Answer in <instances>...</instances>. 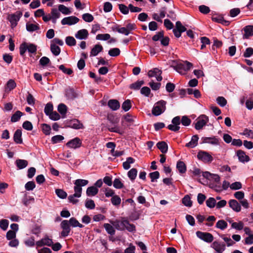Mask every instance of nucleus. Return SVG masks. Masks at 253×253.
<instances>
[{
	"label": "nucleus",
	"mask_w": 253,
	"mask_h": 253,
	"mask_svg": "<svg viewBox=\"0 0 253 253\" xmlns=\"http://www.w3.org/2000/svg\"><path fill=\"white\" fill-rule=\"evenodd\" d=\"M192 66L193 64L187 61H185L184 63L176 62L175 65L171 66L180 74H184L185 72L189 70Z\"/></svg>",
	"instance_id": "nucleus-1"
},
{
	"label": "nucleus",
	"mask_w": 253,
	"mask_h": 253,
	"mask_svg": "<svg viewBox=\"0 0 253 253\" xmlns=\"http://www.w3.org/2000/svg\"><path fill=\"white\" fill-rule=\"evenodd\" d=\"M166 104L167 102L163 100L157 102L152 109V114L155 116H158L162 114L166 109Z\"/></svg>",
	"instance_id": "nucleus-2"
},
{
	"label": "nucleus",
	"mask_w": 253,
	"mask_h": 253,
	"mask_svg": "<svg viewBox=\"0 0 253 253\" xmlns=\"http://www.w3.org/2000/svg\"><path fill=\"white\" fill-rule=\"evenodd\" d=\"M22 14V12L20 11H17L14 13L8 14L6 19L10 23L12 28H15L17 25L18 22L20 20Z\"/></svg>",
	"instance_id": "nucleus-3"
},
{
	"label": "nucleus",
	"mask_w": 253,
	"mask_h": 253,
	"mask_svg": "<svg viewBox=\"0 0 253 253\" xmlns=\"http://www.w3.org/2000/svg\"><path fill=\"white\" fill-rule=\"evenodd\" d=\"M196 234L198 238L208 243H211L214 239L213 235L209 232L198 231L196 232Z\"/></svg>",
	"instance_id": "nucleus-4"
},
{
	"label": "nucleus",
	"mask_w": 253,
	"mask_h": 253,
	"mask_svg": "<svg viewBox=\"0 0 253 253\" xmlns=\"http://www.w3.org/2000/svg\"><path fill=\"white\" fill-rule=\"evenodd\" d=\"M197 158L205 163H211L213 160L212 157L209 153L203 151L198 152Z\"/></svg>",
	"instance_id": "nucleus-5"
},
{
	"label": "nucleus",
	"mask_w": 253,
	"mask_h": 253,
	"mask_svg": "<svg viewBox=\"0 0 253 253\" xmlns=\"http://www.w3.org/2000/svg\"><path fill=\"white\" fill-rule=\"evenodd\" d=\"M60 225L61 227L63 229L62 231L61 232V236L62 237H66L68 236L71 231V225H70L68 220H63L61 222Z\"/></svg>",
	"instance_id": "nucleus-6"
},
{
	"label": "nucleus",
	"mask_w": 253,
	"mask_h": 253,
	"mask_svg": "<svg viewBox=\"0 0 253 253\" xmlns=\"http://www.w3.org/2000/svg\"><path fill=\"white\" fill-rule=\"evenodd\" d=\"M199 120H197V123L195 124V128L197 130H200L205 126L209 121V118L205 115H202L199 117Z\"/></svg>",
	"instance_id": "nucleus-7"
},
{
	"label": "nucleus",
	"mask_w": 253,
	"mask_h": 253,
	"mask_svg": "<svg viewBox=\"0 0 253 253\" xmlns=\"http://www.w3.org/2000/svg\"><path fill=\"white\" fill-rule=\"evenodd\" d=\"M82 144V140L80 138L77 137L69 141L66 145L70 148L77 149L80 148Z\"/></svg>",
	"instance_id": "nucleus-8"
},
{
	"label": "nucleus",
	"mask_w": 253,
	"mask_h": 253,
	"mask_svg": "<svg viewBox=\"0 0 253 253\" xmlns=\"http://www.w3.org/2000/svg\"><path fill=\"white\" fill-rule=\"evenodd\" d=\"M79 20L80 19L78 17L75 16H71L64 18L61 20V23L63 25H72L77 23Z\"/></svg>",
	"instance_id": "nucleus-9"
},
{
	"label": "nucleus",
	"mask_w": 253,
	"mask_h": 253,
	"mask_svg": "<svg viewBox=\"0 0 253 253\" xmlns=\"http://www.w3.org/2000/svg\"><path fill=\"white\" fill-rule=\"evenodd\" d=\"M162 73V71L161 70L157 68H155L149 71L148 73V76L149 77H156L157 80L158 82H160L163 79V78L161 76Z\"/></svg>",
	"instance_id": "nucleus-10"
},
{
	"label": "nucleus",
	"mask_w": 253,
	"mask_h": 253,
	"mask_svg": "<svg viewBox=\"0 0 253 253\" xmlns=\"http://www.w3.org/2000/svg\"><path fill=\"white\" fill-rule=\"evenodd\" d=\"M211 247L217 253H222L225 250V244L224 243H220L218 241H214Z\"/></svg>",
	"instance_id": "nucleus-11"
},
{
	"label": "nucleus",
	"mask_w": 253,
	"mask_h": 253,
	"mask_svg": "<svg viewBox=\"0 0 253 253\" xmlns=\"http://www.w3.org/2000/svg\"><path fill=\"white\" fill-rule=\"evenodd\" d=\"M65 95L68 100H74L78 97V94L73 88L69 87L65 90Z\"/></svg>",
	"instance_id": "nucleus-12"
},
{
	"label": "nucleus",
	"mask_w": 253,
	"mask_h": 253,
	"mask_svg": "<svg viewBox=\"0 0 253 253\" xmlns=\"http://www.w3.org/2000/svg\"><path fill=\"white\" fill-rule=\"evenodd\" d=\"M68 126L79 129L84 127L83 125L77 119H73L67 122Z\"/></svg>",
	"instance_id": "nucleus-13"
},
{
	"label": "nucleus",
	"mask_w": 253,
	"mask_h": 253,
	"mask_svg": "<svg viewBox=\"0 0 253 253\" xmlns=\"http://www.w3.org/2000/svg\"><path fill=\"white\" fill-rule=\"evenodd\" d=\"M240 162L242 163L248 162L250 160V157L246 155V153L241 150H239L236 152Z\"/></svg>",
	"instance_id": "nucleus-14"
},
{
	"label": "nucleus",
	"mask_w": 253,
	"mask_h": 253,
	"mask_svg": "<svg viewBox=\"0 0 253 253\" xmlns=\"http://www.w3.org/2000/svg\"><path fill=\"white\" fill-rule=\"evenodd\" d=\"M201 143H210L213 145H217L219 143L218 139L215 136L212 137H203L201 138Z\"/></svg>",
	"instance_id": "nucleus-15"
},
{
	"label": "nucleus",
	"mask_w": 253,
	"mask_h": 253,
	"mask_svg": "<svg viewBox=\"0 0 253 253\" xmlns=\"http://www.w3.org/2000/svg\"><path fill=\"white\" fill-rule=\"evenodd\" d=\"M229 206L234 211L236 212H239L241 210V207L240 204L234 199L230 200L229 202Z\"/></svg>",
	"instance_id": "nucleus-16"
},
{
	"label": "nucleus",
	"mask_w": 253,
	"mask_h": 253,
	"mask_svg": "<svg viewBox=\"0 0 253 253\" xmlns=\"http://www.w3.org/2000/svg\"><path fill=\"white\" fill-rule=\"evenodd\" d=\"M211 19L213 21L216 22L218 23H221L225 26L229 25L230 22L224 19V18L221 15L217 14H214L211 17Z\"/></svg>",
	"instance_id": "nucleus-17"
},
{
	"label": "nucleus",
	"mask_w": 253,
	"mask_h": 253,
	"mask_svg": "<svg viewBox=\"0 0 253 253\" xmlns=\"http://www.w3.org/2000/svg\"><path fill=\"white\" fill-rule=\"evenodd\" d=\"M245 34L243 35V39H249L253 36V26L248 25L243 28Z\"/></svg>",
	"instance_id": "nucleus-18"
},
{
	"label": "nucleus",
	"mask_w": 253,
	"mask_h": 253,
	"mask_svg": "<svg viewBox=\"0 0 253 253\" xmlns=\"http://www.w3.org/2000/svg\"><path fill=\"white\" fill-rule=\"evenodd\" d=\"M125 217H122L121 220H116L114 222L113 225L118 230L124 231L125 230L124 226L125 222Z\"/></svg>",
	"instance_id": "nucleus-19"
},
{
	"label": "nucleus",
	"mask_w": 253,
	"mask_h": 253,
	"mask_svg": "<svg viewBox=\"0 0 253 253\" xmlns=\"http://www.w3.org/2000/svg\"><path fill=\"white\" fill-rule=\"evenodd\" d=\"M108 106L111 110L116 111L120 108V104L116 99H110L108 102Z\"/></svg>",
	"instance_id": "nucleus-20"
},
{
	"label": "nucleus",
	"mask_w": 253,
	"mask_h": 253,
	"mask_svg": "<svg viewBox=\"0 0 253 253\" xmlns=\"http://www.w3.org/2000/svg\"><path fill=\"white\" fill-rule=\"evenodd\" d=\"M13 140L17 144L23 143L21 129H18L15 131L13 135Z\"/></svg>",
	"instance_id": "nucleus-21"
},
{
	"label": "nucleus",
	"mask_w": 253,
	"mask_h": 253,
	"mask_svg": "<svg viewBox=\"0 0 253 253\" xmlns=\"http://www.w3.org/2000/svg\"><path fill=\"white\" fill-rule=\"evenodd\" d=\"M88 36V32L86 29L80 30L75 34V37L80 40H85Z\"/></svg>",
	"instance_id": "nucleus-22"
},
{
	"label": "nucleus",
	"mask_w": 253,
	"mask_h": 253,
	"mask_svg": "<svg viewBox=\"0 0 253 253\" xmlns=\"http://www.w3.org/2000/svg\"><path fill=\"white\" fill-rule=\"evenodd\" d=\"M198 139L199 136L197 134L193 135L191 138V141L186 143L185 146L188 148H194L198 144Z\"/></svg>",
	"instance_id": "nucleus-23"
},
{
	"label": "nucleus",
	"mask_w": 253,
	"mask_h": 253,
	"mask_svg": "<svg viewBox=\"0 0 253 253\" xmlns=\"http://www.w3.org/2000/svg\"><path fill=\"white\" fill-rule=\"evenodd\" d=\"M103 49V48L101 44H95L91 50L90 56H96L99 52H101Z\"/></svg>",
	"instance_id": "nucleus-24"
},
{
	"label": "nucleus",
	"mask_w": 253,
	"mask_h": 253,
	"mask_svg": "<svg viewBox=\"0 0 253 253\" xmlns=\"http://www.w3.org/2000/svg\"><path fill=\"white\" fill-rule=\"evenodd\" d=\"M157 148L163 153H166L168 150V146L165 141H160L157 143Z\"/></svg>",
	"instance_id": "nucleus-25"
},
{
	"label": "nucleus",
	"mask_w": 253,
	"mask_h": 253,
	"mask_svg": "<svg viewBox=\"0 0 253 253\" xmlns=\"http://www.w3.org/2000/svg\"><path fill=\"white\" fill-rule=\"evenodd\" d=\"M113 31H117L119 33L124 34L126 36H127L130 34V32L127 30L126 27L120 28L119 26H115L112 27Z\"/></svg>",
	"instance_id": "nucleus-26"
},
{
	"label": "nucleus",
	"mask_w": 253,
	"mask_h": 253,
	"mask_svg": "<svg viewBox=\"0 0 253 253\" xmlns=\"http://www.w3.org/2000/svg\"><path fill=\"white\" fill-rule=\"evenodd\" d=\"M98 192V189L94 186L88 187L86 191V195L89 197L94 196Z\"/></svg>",
	"instance_id": "nucleus-27"
},
{
	"label": "nucleus",
	"mask_w": 253,
	"mask_h": 253,
	"mask_svg": "<svg viewBox=\"0 0 253 253\" xmlns=\"http://www.w3.org/2000/svg\"><path fill=\"white\" fill-rule=\"evenodd\" d=\"M176 168L180 173H184L186 171V166L182 161H178L177 162Z\"/></svg>",
	"instance_id": "nucleus-28"
},
{
	"label": "nucleus",
	"mask_w": 253,
	"mask_h": 253,
	"mask_svg": "<svg viewBox=\"0 0 253 253\" xmlns=\"http://www.w3.org/2000/svg\"><path fill=\"white\" fill-rule=\"evenodd\" d=\"M15 164L17 168L21 169L26 168L28 165V162L25 160L17 159L15 162Z\"/></svg>",
	"instance_id": "nucleus-29"
},
{
	"label": "nucleus",
	"mask_w": 253,
	"mask_h": 253,
	"mask_svg": "<svg viewBox=\"0 0 253 253\" xmlns=\"http://www.w3.org/2000/svg\"><path fill=\"white\" fill-rule=\"evenodd\" d=\"M125 230L126 229L130 232H135L136 231L135 226L133 224L130 223L128 220L126 218L125 219Z\"/></svg>",
	"instance_id": "nucleus-30"
},
{
	"label": "nucleus",
	"mask_w": 253,
	"mask_h": 253,
	"mask_svg": "<svg viewBox=\"0 0 253 253\" xmlns=\"http://www.w3.org/2000/svg\"><path fill=\"white\" fill-rule=\"evenodd\" d=\"M144 84L143 81H137V82L129 85V88L131 89L138 90L141 86Z\"/></svg>",
	"instance_id": "nucleus-31"
},
{
	"label": "nucleus",
	"mask_w": 253,
	"mask_h": 253,
	"mask_svg": "<svg viewBox=\"0 0 253 253\" xmlns=\"http://www.w3.org/2000/svg\"><path fill=\"white\" fill-rule=\"evenodd\" d=\"M23 113L20 111H17L14 114H13L11 117L10 121L12 123H15L19 121L21 117L23 116Z\"/></svg>",
	"instance_id": "nucleus-32"
},
{
	"label": "nucleus",
	"mask_w": 253,
	"mask_h": 253,
	"mask_svg": "<svg viewBox=\"0 0 253 253\" xmlns=\"http://www.w3.org/2000/svg\"><path fill=\"white\" fill-rule=\"evenodd\" d=\"M68 221L70 225L73 227H79L80 228H83L84 227V225L79 223V222L75 217H71Z\"/></svg>",
	"instance_id": "nucleus-33"
},
{
	"label": "nucleus",
	"mask_w": 253,
	"mask_h": 253,
	"mask_svg": "<svg viewBox=\"0 0 253 253\" xmlns=\"http://www.w3.org/2000/svg\"><path fill=\"white\" fill-rule=\"evenodd\" d=\"M135 160L132 157H128L126 161L123 163V166L125 169H128L130 168V164L134 163Z\"/></svg>",
	"instance_id": "nucleus-34"
},
{
	"label": "nucleus",
	"mask_w": 253,
	"mask_h": 253,
	"mask_svg": "<svg viewBox=\"0 0 253 253\" xmlns=\"http://www.w3.org/2000/svg\"><path fill=\"white\" fill-rule=\"evenodd\" d=\"M50 50L52 54L55 56L58 55L61 52L60 48L58 45L54 43H51L50 44Z\"/></svg>",
	"instance_id": "nucleus-35"
},
{
	"label": "nucleus",
	"mask_w": 253,
	"mask_h": 253,
	"mask_svg": "<svg viewBox=\"0 0 253 253\" xmlns=\"http://www.w3.org/2000/svg\"><path fill=\"white\" fill-rule=\"evenodd\" d=\"M182 204L188 207H191L192 206V201L188 195H185L182 199Z\"/></svg>",
	"instance_id": "nucleus-36"
},
{
	"label": "nucleus",
	"mask_w": 253,
	"mask_h": 253,
	"mask_svg": "<svg viewBox=\"0 0 253 253\" xmlns=\"http://www.w3.org/2000/svg\"><path fill=\"white\" fill-rule=\"evenodd\" d=\"M227 223L225 220L221 219L217 222L215 227L222 230H223L227 228Z\"/></svg>",
	"instance_id": "nucleus-37"
},
{
	"label": "nucleus",
	"mask_w": 253,
	"mask_h": 253,
	"mask_svg": "<svg viewBox=\"0 0 253 253\" xmlns=\"http://www.w3.org/2000/svg\"><path fill=\"white\" fill-rule=\"evenodd\" d=\"M40 29L39 24H26V30L30 32H33L35 31L39 30Z\"/></svg>",
	"instance_id": "nucleus-38"
},
{
	"label": "nucleus",
	"mask_w": 253,
	"mask_h": 253,
	"mask_svg": "<svg viewBox=\"0 0 253 253\" xmlns=\"http://www.w3.org/2000/svg\"><path fill=\"white\" fill-rule=\"evenodd\" d=\"M131 107V102L129 99L126 100L122 104V108L125 111H128Z\"/></svg>",
	"instance_id": "nucleus-39"
},
{
	"label": "nucleus",
	"mask_w": 253,
	"mask_h": 253,
	"mask_svg": "<svg viewBox=\"0 0 253 253\" xmlns=\"http://www.w3.org/2000/svg\"><path fill=\"white\" fill-rule=\"evenodd\" d=\"M53 106L51 102H49L45 105L44 107V112L46 115L49 116L51 112H53Z\"/></svg>",
	"instance_id": "nucleus-40"
},
{
	"label": "nucleus",
	"mask_w": 253,
	"mask_h": 253,
	"mask_svg": "<svg viewBox=\"0 0 253 253\" xmlns=\"http://www.w3.org/2000/svg\"><path fill=\"white\" fill-rule=\"evenodd\" d=\"M137 170L135 168L131 169L127 172V175L130 179L132 181L134 180L137 175Z\"/></svg>",
	"instance_id": "nucleus-41"
},
{
	"label": "nucleus",
	"mask_w": 253,
	"mask_h": 253,
	"mask_svg": "<svg viewBox=\"0 0 253 253\" xmlns=\"http://www.w3.org/2000/svg\"><path fill=\"white\" fill-rule=\"evenodd\" d=\"M107 232L111 235H113L115 233V230L113 227L109 223H104L103 225Z\"/></svg>",
	"instance_id": "nucleus-42"
},
{
	"label": "nucleus",
	"mask_w": 253,
	"mask_h": 253,
	"mask_svg": "<svg viewBox=\"0 0 253 253\" xmlns=\"http://www.w3.org/2000/svg\"><path fill=\"white\" fill-rule=\"evenodd\" d=\"M58 10L65 15L70 14L71 13L70 9L63 4H59L58 5Z\"/></svg>",
	"instance_id": "nucleus-43"
},
{
	"label": "nucleus",
	"mask_w": 253,
	"mask_h": 253,
	"mask_svg": "<svg viewBox=\"0 0 253 253\" xmlns=\"http://www.w3.org/2000/svg\"><path fill=\"white\" fill-rule=\"evenodd\" d=\"M57 110L62 115H65L67 111V107L63 103H60L58 106Z\"/></svg>",
	"instance_id": "nucleus-44"
},
{
	"label": "nucleus",
	"mask_w": 253,
	"mask_h": 253,
	"mask_svg": "<svg viewBox=\"0 0 253 253\" xmlns=\"http://www.w3.org/2000/svg\"><path fill=\"white\" fill-rule=\"evenodd\" d=\"M42 131L45 135H49L50 133L51 127L50 125L46 124H42L41 125Z\"/></svg>",
	"instance_id": "nucleus-45"
},
{
	"label": "nucleus",
	"mask_w": 253,
	"mask_h": 253,
	"mask_svg": "<svg viewBox=\"0 0 253 253\" xmlns=\"http://www.w3.org/2000/svg\"><path fill=\"white\" fill-rule=\"evenodd\" d=\"M66 43L70 46H75L76 44V41L75 38L71 36H68L65 39Z\"/></svg>",
	"instance_id": "nucleus-46"
},
{
	"label": "nucleus",
	"mask_w": 253,
	"mask_h": 253,
	"mask_svg": "<svg viewBox=\"0 0 253 253\" xmlns=\"http://www.w3.org/2000/svg\"><path fill=\"white\" fill-rule=\"evenodd\" d=\"M121 51L119 48L115 47L110 49L108 51L110 56L116 57L120 54Z\"/></svg>",
	"instance_id": "nucleus-47"
},
{
	"label": "nucleus",
	"mask_w": 253,
	"mask_h": 253,
	"mask_svg": "<svg viewBox=\"0 0 253 253\" xmlns=\"http://www.w3.org/2000/svg\"><path fill=\"white\" fill-rule=\"evenodd\" d=\"M55 193L57 196L61 199H65L67 196V193L63 189H56L55 190Z\"/></svg>",
	"instance_id": "nucleus-48"
},
{
	"label": "nucleus",
	"mask_w": 253,
	"mask_h": 253,
	"mask_svg": "<svg viewBox=\"0 0 253 253\" xmlns=\"http://www.w3.org/2000/svg\"><path fill=\"white\" fill-rule=\"evenodd\" d=\"M111 201L114 206H118L121 204V199L118 195H115L112 197Z\"/></svg>",
	"instance_id": "nucleus-49"
},
{
	"label": "nucleus",
	"mask_w": 253,
	"mask_h": 253,
	"mask_svg": "<svg viewBox=\"0 0 253 253\" xmlns=\"http://www.w3.org/2000/svg\"><path fill=\"white\" fill-rule=\"evenodd\" d=\"M113 186L116 189H122L124 187L120 178H115L113 181Z\"/></svg>",
	"instance_id": "nucleus-50"
},
{
	"label": "nucleus",
	"mask_w": 253,
	"mask_h": 253,
	"mask_svg": "<svg viewBox=\"0 0 253 253\" xmlns=\"http://www.w3.org/2000/svg\"><path fill=\"white\" fill-rule=\"evenodd\" d=\"M85 206L88 209L92 210L95 207V204L93 200L87 199L85 202Z\"/></svg>",
	"instance_id": "nucleus-51"
},
{
	"label": "nucleus",
	"mask_w": 253,
	"mask_h": 253,
	"mask_svg": "<svg viewBox=\"0 0 253 253\" xmlns=\"http://www.w3.org/2000/svg\"><path fill=\"white\" fill-rule=\"evenodd\" d=\"M88 183V181L85 179H78L74 182V184L82 187L84 186Z\"/></svg>",
	"instance_id": "nucleus-52"
},
{
	"label": "nucleus",
	"mask_w": 253,
	"mask_h": 253,
	"mask_svg": "<svg viewBox=\"0 0 253 253\" xmlns=\"http://www.w3.org/2000/svg\"><path fill=\"white\" fill-rule=\"evenodd\" d=\"M28 48V43L26 42H24L21 43L20 45V54L22 56H24L25 53Z\"/></svg>",
	"instance_id": "nucleus-53"
},
{
	"label": "nucleus",
	"mask_w": 253,
	"mask_h": 253,
	"mask_svg": "<svg viewBox=\"0 0 253 253\" xmlns=\"http://www.w3.org/2000/svg\"><path fill=\"white\" fill-rule=\"evenodd\" d=\"M201 42L202 43L201 46V49H203L206 47V45L207 44H210L211 42L210 39L206 37H202L201 38Z\"/></svg>",
	"instance_id": "nucleus-54"
},
{
	"label": "nucleus",
	"mask_w": 253,
	"mask_h": 253,
	"mask_svg": "<svg viewBox=\"0 0 253 253\" xmlns=\"http://www.w3.org/2000/svg\"><path fill=\"white\" fill-rule=\"evenodd\" d=\"M216 204V200L214 198L210 197L206 201L207 206L210 208H213Z\"/></svg>",
	"instance_id": "nucleus-55"
},
{
	"label": "nucleus",
	"mask_w": 253,
	"mask_h": 253,
	"mask_svg": "<svg viewBox=\"0 0 253 253\" xmlns=\"http://www.w3.org/2000/svg\"><path fill=\"white\" fill-rule=\"evenodd\" d=\"M149 176L151 178V181L154 182L160 177V173L158 171H155L150 173Z\"/></svg>",
	"instance_id": "nucleus-56"
},
{
	"label": "nucleus",
	"mask_w": 253,
	"mask_h": 253,
	"mask_svg": "<svg viewBox=\"0 0 253 253\" xmlns=\"http://www.w3.org/2000/svg\"><path fill=\"white\" fill-rule=\"evenodd\" d=\"M164 31H161L160 32H158L155 34L154 36H153L152 39L154 42L158 41L162 39V37H164Z\"/></svg>",
	"instance_id": "nucleus-57"
},
{
	"label": "nucleus",
	"mask_w": 253,
	"mask_h": 253,
	"mask_svg": "<svg viewBox=\"0 0 253 253\" xmlns=\"http://www.w3.org/2000/svg\"><path fill=\"white\" fill-rule=\"evenodd\" d=\"M231 227L238 230H241L244 228V223L242 221L239 222H233L231 224Z\"/></svg>",
	"instance_id": "nucleus-58"
},
{
	"label": "nucleus",
	"mask_w": 253,
	"mask_h": 253,
	"mask_svg": "<svg viewBox=\"0 0 253 253\" xmlns=\"http://www.w3.org/2000/svg\"><path fill=\"white\" fill-rule=\"evenodd\" d=\"M119 8L120 10V11L124 14H127L129 12V9L128 6H126L124 4H119L118 5Z\"/></svg>",
	"instance_id": "nucleus-59"
},
{
	"label": "nucleus",
	"mask_w": 253,
	"mask_h": 253,
	"mask_svg": "<svg viewBox=\"0 0 253 253\" xmlns=\"http://www.w3.org/2000/svg\"><path fill=\"white\" fill-rule=\"evenodd\" d=\"M191 120L187 116H183L181 119V123L184 126H188L191 124Z\"/></svg>",
	"instance_id": "nucleus-60"
},
{
	"label": "nucleus",
	"mask_w": 253,
	"mask_h": 253,
	"mask_svg": "<svg viewBox=\"0 0 253 253\" xmlns=\"http://www.w3.org/2000/svg\"><path fill=\"white\" fill-rule=\"evenodd\" d=\"M82 18L87 22H91L94 19L93 16L91 14L88 13L83 14Z\"/></svg>",
	"instance_id": "nucleus-61"
},
{
	"label": "nucleus",
	"mask_w": 253,
	"mask_h": 253,
	"mask_svg": "<svg viewBox=\"0 0 253 253\" xmlns=\"http://www.w3.org/2000/svg\"><path fill=\"white\" fill-rule=\"evenodd\" d=\"M36 187V184L33 181H28L25 185V188L27 191H32Z\"/></svg>",
	"instance_id": "nucleus-62"
},
{
	"label": "nucleus",
	"mask_w": 253,
	"mask_h": 253,
	"mask_svg": "<svg viewBox=\"0 0 253 253\" xmlns=\"http://www.w3.org/2000/svg\"><path fill=\"white\" fill-rule=\"evenodd\" d=\"M64 139V137L61 135H56L51 138V142L53 144L60 142Z\"/></svg>",
	"instance_id": "nucleus-63"
},
{
	"label": "nucleus",
	"mask_w": 253,
	"mask_h": 253,
	"mask_svg": "<svg viewBox=\"0 0 253 253\" xmlns=\"http://www.w3.org/2000/svg\"><path fill=\"white\" fill-rule=\"evenodd\" d=\"M253 55V48L252 47H248L246 49L243 54V56L245 58H249Z\"/></svg>",
	"instance_id": "nucleus-64"
}]
</instances>
